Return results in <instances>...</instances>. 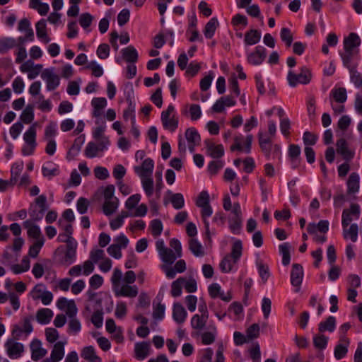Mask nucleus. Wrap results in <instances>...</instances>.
Here are the masks:
<instances>
[{"mask_svg": "<svg viewBox=\"0 0 362 362\" xmlns=\"http://www.w3.org/2000/svg\"><path fill=\"white\" fill-rule=\"evenodd\" d=\"M187 316L185 308L180 303H175L173 305V318L178 324L183 323Z\"/></svg>", "mask_w": 362, "mask_h": 362, "instance_id": "obj_23", "label": "nucleus"}, {"mask_svg": "<svg viewBox=\"0 0 362 362\" xmlns=\"http://www.w3.org/2000/svg\"><path fill=\"white\" fill-rule=\"evenodd\" d=\"M242 211L240 205L235 202L233 205L231 216L228 218L229 228L233 234H239L242 228Z\"/></svg>", "mask_w": 362, "mask_h": 362, "instance_id": "obj_4", "label": "nucleus"}, {"mask_svg": "<svg viewBox=\"0 0 362 362\" xmlns=\"http://www.w3.org/2000/svg\"><path fill=\"white\" fill-rule=\"evenodd\" d=\"M359 175L356 173H352L346 182L347 193L349 194H355L359 189Z\"/></svg>", "mask_w": 362, "mask_h": 362, "instance_id": "obj_27", "label": "nucleus"}, {"mask_svg": "<svg viewBox=\"0 0 362 362\" xmlns=\"http://www.w3.org/2000/svg\"><path fill=\"white\" fill-rule=\"evenodd\" d=\"M34 317L33 315L25 316L21 320V326L18 325H14L11 331V334L15 339H18L22 333H25L26 335L30 334L33 330L32 321Z\"/></svg>", "mask_w": 362, "mask_h": 362, "instance_id": "obj_6", "label": "nucleus"}, {"mask_svg": "<svg viewBox=\"0 0 362 362\" xmlns=\"http://www.w3.org/2000/svg\"><path fill=\"white\" fill-rule=\"evenodd\" d=\"M118 202L117 198L105 200L103 206V213L106 216L112 214L118 207Z\"/></svg>", "mask_w": 362, "mask_h": 362, "instance_id": "obj_37", "label": "nucleus"}, {"mask_svg": "<svg viewBox=\"0 0 362 362\" xmlns=\"http://www.w3.org/2000/svg\"><path fill=\"white\" fill-rule=\"evenodd\" d=\"M151 346L147 341L138 342L134 346V356L138 360H144L150 355Z\"/></svg>", "mask_w": 362, "mask_h": 362, "instance_id": "obj_19", "label": "nucleus"}, {"mask_svg": "<svg viewBox=\"0 0 362 362\" xmlns=\"http://www.w3.org/2000/svg\"><path fill=\"white\" fill-rule=\"evenodd\" d=\"M189 249L196 257H202L204 255V251L201 243L194 238L189 240Z\"/></svg>", "mask_w": 362, "mask_h": 362, "instance_id": "obj_41", "label": "nucleus"}, {"mask_svg": "<svg viewBox=\"0 0 362 362\" xmlns=\"http://www.w3.org/2000/svg\"><path fill=\"white\" fill-rule=\"evenodd\" d=\"M122 57L127 62L135 63L138 60V53L136 49L132 45L128 46L122 50Z\"/></svg>", "mask_w": 362, "mask_h": 362, "instance_id": "obj_32", "label": "nucleus"}, {"mask_svg": "<svg viewBox=\"0 0 362 362\" xmlns=\"http://www.w3.org/2000/svg\"><path fill=\"white\" fill-rule=\"evenodd\" d=\"M4 346L8 356L12 359L20 358L24 352L23 344L16 341L13 339H8Z\"/></svg>", "mask_w": 362, "mask_h": 362, "instance_id": "obj_10", "label": "nucleus"}, {"mask_svg": "<svg viewBox=\"0 0 362 362\" xmlns=\"http://www.w3.org/2000/svg\"><path fill=\"white\" fill-rule=\"evenodd\" d=\"M237 262H233V258L229 255H226L220 263V269L224 273L230 272L234 264Z\"/></svg>", "mask_w": 362, "mask_h": 362, "instance_id": "obj_46", "label": "nucleus"}, {"mask_svg": "<svg viewBox=\"0 0 362 362\" xmlns=\"http://www.w3.org/2000/svg\"><path fill=\"white\" fill-rule=\"evenodd\" d=\"M185 136L188 143V149L190 152H194L195 146L199 145L201 141L199 134L194 128L191 127L187 129Z\"/></svg>", "mask_w": 362, "mask_h": 362, "instance_id": "obj_17", "label": "nucleus"}, {"mask_svg": "<svg viewBox=\"0 0 362 362\" xmlns=\"http://www.w3.org/2000/svg\"><path fill=\"white\" fill-rule=\"evenodd\" d=\"M109 144L108 138H104L103 141H98V143L90 141L86 147L85 156L88 158L102 156V153L107 150Z\"/></svg>", "mask_w": 362, "mask_h": 362, "instance_id": "obj_5", "label": "nucleus"}, {"mask_svg": "<svg viewBox=\"0 0 362 362\" xmlns=\"http://www.w3.org/2000/svg\"><path fill=\"white\" fill-rule=\"evenodd\" d=\"M161 260L168 264H172L177 258H179L178 255L175 254L171 249L166 248L161 254H160Z\"/></svg>", "mask_w": 362, "mask_h": 362, "instance_id": "obj_44", "label": "nucleus"}, {"mask_svg": "<svg viewBox=\"0 0 362 362\" xmlns=\"http://www.w3.org/2000/svg\"><path fill=\"white\" fill-rule=\"evenodd\" d=\"M175 107L173 105H170L167 110L163 111L161 113L160 119L163 127L170 132H175L178 127V119L173 115L170 117V115L174 112Z\"/></svg>", "mask_w": 362, "mask_h": 362, "instance_id": "obj_7", "label": "nucleus"}, {"mask_svg": "<svg viewBox=\"0 0 362 362\" xmlns=\"http://www.w3.org/2000/svg\"><path fill=\"white\" fill-rule=\"evenodd\" d=\"M358 228L357 224L353 223L349 229L344 228V238L345 239L350 238L352 242H356L358 238Z\"/></svg>", "mask_w": 362, "mask_h": 362, "instance_id": "obj_45", "label": "nucleus"}, {"mask_svg": "<svg viewBox=\"0 0 362 362\" xmlns=\"http://www.w3.org/2000/svg\"><path fill=\"white\" fill-rule=\"evenodd\" d=\"M129 216L127 211H122L115 219L112 220L110 223V228L112 230H116L121 227L124 223V219Z\"/></svg>", "mask_w": 362, "mask_h": 362, "instance_id": "obj_54", "label": "nucleus"}, {"mask_svg": "<svg viewBox=\"0 0 362 362\" xmlns=\"http://www.w3.org/2000/svg\"><path fill=\"white\" fill-rule=\"evenodd\" d=\"M349 344V340L348 339H344V344H339L335 346L334 349V357L337 360H340L343 358L347 354L348 351V345Z\"/></svg>", "mask_w": 362, "mask_h": 362, "instance_id": "obj_43", "label": "nucleus"}, {"mask_svg": "<svg viewBox=\"0 0 362 362\" xmlns=\"http://www.w3.org/2000/svg\"><path fill=\"white\" fill-rule=\"evenodd\" d=\"M42 174L45 177H51L57 175L59 173L58 168L52 163L47 162L45 165L42 166Z\"/></svg>", "mask_w": 362, "mask_h": 362, "instance_id": "obj_51", "label": "nucleus"}, {"mask_svg": "<svg viewBox=\"0 0 362 362\" xmlns=\"http://www.w3.org/2000/svg\"><path fill=\"white\" fill-rule=\"evenodd\" d=\"M127 100L129 102V106L128 107L124 110L123 112V117L125 120H128L129 119H131L132 124L134 125L136 118H135V105L133 104L130 93H128V95L127 96Z\"/></svg>", "mask_w": 362, "mask_h": 362, "instance_id": "obj_35", "label": "nucleus"}, {"mask_svg": "<svg viewBox=\"0 0 362 362\" xmlns=\"http://www.w3.org/2000/svg\"><path fill=\"white\" fill-rule=\"evenodd\" d=\"M150 228L154 237L160 235L163 231V223L159 219H153L151 221Z\"/></svg>", "mask_w": 362, "mask_h": 362, "instance_id": "obj_61", "label": "nucleus"}, {"mask_svg": "<svg viewBox=\"0 0 362 362\" xmlns=\"http://www.w3.org/2000/svg\"><path fill=\"white\" fill-rule=\"evenodd\" d=\"M303 279V269L302 265L300 264H293L291 272V283L293 286L297 288L296 291H298L300 290Z\"/></svg>", "mask_w": 362, "mask_h": 362, "instance_id": "obj_15", "label": "nucleus"}, {"mask_svg": "<svg viewBox=\"0 0 362 362\" xmlns=\"http://www.w3.org/2000/svg\"><path fill=\"white\" fill-rule=\"evenodd\" d=\"M329 230V221L321 220L317 224L310 223L307 226V230L310 234H315L317 231L325 233Z\"/></svg>", "mask_w": 362, "mask_h": 362, "instance_id": "obj_25", "label": "nucleus"}, {"mask_svg": "<svg viewBox=\"0 0 362 362\" xmlns=\"http://www.w3.org/2000/svg\"><path fill=\"white\" fill-rule=\"evenodd\" d=\"M218 21L216 17L211 18L206 24L204 34L207 39H211L214 35L216 28L218 27Z\"/></svg>", "mask_w": 362, "mask_h": 362, "instance_id": "obj_33", "label": "nucleus"}, {"mask_svg": "<svg viewBox=\"0 0 362 362\" xmlns=\"http://www.w3.org/2000/svg\"><path fill=\"white\" fill-rule=\"evenodd\" d=\"M23 169V163L20 160L16 162L11 168V182H16L18 176L20 175L22 170Z\"/></svg>", "mask_w": 362, "mask_h": 362, "instance_id": "obj_59", "label": "nucleus"}, {"mask_svg": "<svg viewBox=\"0 0 362 362\" xmlns=\"http://www.w3.org/2000/svg\"><path fill=\"white\" fill-rule=\"evenodd\" d=\"M36 34L37 37L42 40L45 44L48 43L50 41V38L48 37L47 33V25L46 21L45 19H41L39 21L36 25Z\"/></svg>", "mask_w": 362, "mask_h": 362, "instance_id": "obj_28", "label": "nucleus"}, {"mask_svg": "<svg viewBox=\"0 0 362 362\" xmlns=\"http://www.w3.org/2000/svg\"><path fill=\"white\" fill-rule=\"evenodd\" d=\"M24 140L28 144V148H23L24 156H28L32 153L36 146V129L34 126H31L24 134Z\"/></svg>", "mask_w": 362, "mask_h": 362, "instance_id": "obj_12", "label": "nucleus"}, {"mask_svg": "<svg viewBox=\"0 0 362 362\" xmlns=\"http://www.w3.org/2000/svg\"><path fill=\"white\" fill-rule=\"evenodd\" d=\"M253 136L247 134L244 136L241 134L235 135L233 138V143L230 146V152L236 155L249 154L251 152Z\"/></svg>", "mask_w": 362, "mask_h": 362, "instance_id": "obj_2", "label": "nucleus"}, {"mask_svg": "<svg viewBox=\"0 0 362 362\" xmlns=\"http://www.w3.org/2000/svg\"><path fill=\"white\" fill-rule=\"evenodd\" d=\"M57 134V124L54 122H49L45 127L44 139L45 140H54V138Z\"/></svg>", "mask_w": 362, "mask_h": 362, "instance_id": "obj_47", "label": "nucleus"}, {"mask_svg": "<svg viewBox=\"0 0 362 362\" xmlns=\"http://www.w3.org/2000/svg\"><path fill=\"white\" fill-rule=\"evenodd\" d=\"M81 356L88 362H101V358L96 354L95 349L93 346L83 348Z\"/></svg>", "mask_w": 362, "mask_h": 362, "instance_id": "obj_24", "label": "nucleus"}, {"mask_svg": "<svg viewBox=\"0 0 362 362\" xmlns=\"http://www.w3.org/2000/svg\"><path fill=\"white\" fill-rule=\"evenodd\" d=\"M23 227L28 230L29 237L35 238L36 240L44 238L39 226L35 224L32 220L24 221Z\"/></svg>", "mask_w": 362, "mask_h": 362, "instance_id": "obj_22", "label": "nucleus"}, {"mask_svg": "<svg viewBox=\"0 0 362 362\" xmlns=\"http://www.w3.org/2000/svg\"><path fill=\"white\" fill-rule=\"evenodd\" d=\"M330 97L339 103H344L347 99V93L345 88H334L330 92Z\"/></svg>", "mask_w": 362, "mask_h": 362, "instance_id": "obj_34", "label": "nucleus"}, {"mask_svg": "<svg viewBox=\"0 0 362 362\" xmlns=\"http://www.w3.org/2000/svg\"><path fill=\"white\" fill-rule=\"evenodd\" d=\"M189 113L192 120L195 121L199 119L202 116V110L200 106L197 104L190 105Z\"/></svg>", "mask_w": 362, "mask_h": 362, "instance_id": "obj_63", "label": "nucleus"}, {"mask_svg": "<svg viewBox=\"0 0 362 362\" xmlns=\"http://www.w3.org/2000/svg\"><path fill=\"white\" fill-rule=\"evenodd\" d=\"M34 119L33 107L30 105H28L24 110L22 112L21 115V119L25 124H30Z\"/></svg>", "mask_w": 362, "mask_h": 362, "instance_id": "obj_53", "label": "nucleus"}, {"mask_svg": "<svg viewBox=\"0 0 362 362\" xmlns=\"http://www.w3.org/2000/svg\"><path fill=\"white\" fill-rule=\"evenodd\" d=\"M41 78L47 83V90H54L59 85L60 79L58 75L54 73L52 69H45L41 74Z\"/></svg>", "mask_w": 362, "mask_h": 362, "instance_id": "obj_11", "label": "nucleus"}, {"mask_svg": "<svg viewBox=\"0 0 362 362\" xmlns=\"http://www.w3.org/2000/svg\"><path fill=\"white\" fill-rule=\"evenodd\" d=\"M281 40L285 43L286 47L289 48L293 42V37L291 30L288 28H283L280 31Z\"/></svg>", "mask_w": 362, "mask_h": 362, "instance_id": "obj_48", "label": "nucleus"}, {"mask_svg": "<svg viewBox=\"0 0 362 362\" xmlns=\"http://www.w3.org/2000/svg\"><path fill=\"white\" fill-rule=\"evenodd\" d=\"M53 317V312L49 308H40L36 313V320L41 325L48 324Z\"/></svg>", "mask_w": 362, "mask_h": 362, "instance_id": "obj_29", "label": "nucleus"}, {"mask_svg": "<svg viewBox=\"0 0 362 362\" xmlns=\"http://www.w3.org/2000/svg\"><path fill=\"white\" fill-rule=\"evenodd\" d=\"M142 187L148 197H151L153 193V180L151 177L141 178Z\"/></svg>", "mask_w": 362, "mask_h": 362, "instance_id": "obj_52", "label": "nucleus"}, {"mask_svg": "<svg viewBox=\"0 0 362 362\" xmlns=\"http://www.w3.org/2000/svg\"><path fill=\"white\" fill-rule=\"evenodd\" d=\"M337 152L343 158H351L354 153L349 148L347 141L344 138H340L336 143Z\"/></svg>", "mask_w": 362, "mask_h": 362, "instance_id": "obj_20", "label": "nucleus"}, {"mask_svg": "<svg viewBox=\"0 0 362 362\" xmlns=\"http://www.w3.org/2000/svg\"><path fill=\"white\" fill-rule=\"evenodd\" d=\"M234 165L237 167L243 165L244 171L247 173H251L255 166L253 160H234Z\"/></svg>", "mask_w": 362, "mask_h": 362, "instance_id": "obj_56", "label": "nucleus"}, {"mask_svg": "<svg viewBox=\"0 0 362 362\" xmlns=\"http://www.w3.org/2000/svg\"><path fill=\"white\" fill-rule=\"evenodd\" d=\"M267 50L263 46H257L254 52L248 54L247 59L253 66L260 65L266 58Z\"/></svg>", "mask_w": 362, "mask_h": 362, "instance_id": "obj_13", "label": "nucleus"}, {"mask_svg": "<svg viewBox=\"0 0 362 362\" xmlns=\"http://www.w3.org/2000/svg\"><path fill=\"white\" fill-rule=\"evenodd\" d=\"M17 45L16 40L13 37H3L0 39V53L5 54Z\"/></svg>", "mask_w": 362, "mask_h": 362, "instance_id": "obj_38", "label": "nucleus"}, {"mask_svg": "<svg viewBox=\"0 0 362 362\" xmlns=\"http://www.w3.org/2000/svg\"><path fill=\"white\" fill-rule=\"evenodd\" d=\"M208 318V317L199 315L198 314L194 315L191 320L192 327L197 330L203 329L206 325Z\"/></svg>", "mask_w": 362, "mask_h": 362, "instance_id": "obj_40", "label": "nucleus"}, {"mask_svg": "<svg viewBox=\"0 0 362 362\" xmlns=\"http://www.w3.org/2000/svg\"><path fill=\"white\" fill-rule=\"evenodd\" d=\"M201 214L202 217L203 218L204 228L206 230V235H207L208 238H210V230H209V222L207 220L209 217H210L213 213V210L210 204L201 206Z\"/></svg>", "mask_w": 362, "mask_h": 362, "instance_id": "obj_31", "label": "nucleus"}, {"mask_svg": "<svg viewBox=\"0 0 362 362\" xmlns=\"http://www.w3.org/2000/svg\"><path fill=\"white\" fill-rule=\"evenodd\" d=\"M31 351V358L37 361L42 358L47 353V351L42 347V342L37 339H34L30 344Z\"/></svg>", "mask_w": 362, "mask_h": 362, "instance_id": "obj_16", "label": "nucleus"}, {"mask_svg": "<svg viewBox=\"0 0 362 362\" xmlns=\"http://www.w3.org/2000/svg\"><path fill=\"white\" fill-rule=\"evenodd\" d=\"M114 291L117 297L124 296L134 298L138 295L139 289L135 285L130 286L129 284H124L121 286H119L118 287H116L114 288Z\"/></svg>", "mask_w": 362, "mask_h": 362, "instance_id": "obj_18", "label": "nucleus"}, {"mask_svg": "<svg viewBox=\"0 0 362 362\" xmlns=\"http://www.w3.org/2000/svg\"><path fill=\"white\" fill-rule=\"evenodd\" d=\"M206 153L212 158H221L224 156L225 149L221 144H216L214 139H207L204 141Z\"/></svg>", "mask_w": 362, "mask_h": 362, "instance_id": "obj_8", "label": "nucleus"}, {"mask_svg": "<svg viewBox=\"0 0 362 362\" xmlns=\"http://www.w3.org/2000/svg\"><path fill=\"white\" fill-rule=\"evenodd\" d=\"M243 244L241 240H236L233 243L231 253L229 255L233 258V262H237L242 255Z\"/></svg>", "mask_w": 362, "mask_h": 362, "instance_id": "obj_42", "label": "nucleus"}, {"mask_svg": "<svg viewBox=\"0 0 362 362\" xmlns=\"http://www.w3.org/2000/svg\"><path fill=\"white\" fill-rule=\"evenodd\" d=\"M312 78L311 70L308 66H302L299 74H295L289 71L287 76L288 83L291 86L295 87L297 84H308Z\"/></svg>", "mask_w": 362, "mask_h": 362, "instance_id": "obj_3", "label": "nucleus"}, {"mask_svg": "<svg viewBox=\"0 0 362 362\" xmlns=\"http://www.w3.org/2000/svg\"><path fill=\"white\" fill-rule=\"evenodd\" d=\"M130 18V11L127 8L122 9L117 15V23L119 26L124 25Z\"/></svg>", "mask_w": 362, "mask_h": 362, "instance_id": "obj_64", "label": "nucleus"}, {"mask_svg": "<svg viewBox=\"0 0 362 362\" xmlns=\"http://www.w3.org/2000/svg\"><path fill=\"white\" fill-rule=\"evenodd\" d=\"M66 344V341H60L54 345L50 355V358H52V361L59 362L63 358L64 356V346Z\"/></svg>", "mask_w": 362, "mask_h": 362, "instance_id": "obj_26", "label": "nucleus"}, {"mask_svg": "<svg viewBox=\"0 0 362 362\" xmlns=\"http://www.w3.org/2000/svg\"><path fill=\"white\" fill-rule=\"evenodd\" d=\"M260 39V31L255 29H251L245 33L244 42L246 45H254L258 43Z\"/></svg>", "mask_w": 362, "mask_h": 362, "instance_id": "obj_30", "label": "nucleus"}, {"mask_svg": "<svg viewBox=\"0 0 362 362\" xmlns=\"http://www.w3.org/2000/svg\"><path fill=\"white\" fill-rule=\"evenodd\" d=\"M93 107L92 116L95 118L103 115L104 108L107 106V100L105 98H94L91 101Z\"/></svg>", "mask_w": 362, "mask_h": 362, "instance_id": "obj_21", "label": "nucleus"}, {"mask_svg": "<svg viewBox=\"0 0 362 362\" xmlns=\"http://www.w3.org/2000/svg\"><path fill=\"white\" fill-rule=\"evenodd\" d=\"M344 53H340L343 64L349 68L351 62L355 54L358 53V47L361 45V39L355 33H351L344 39Z\"/></svg>", "mask_w": 362, "mask_h": 362, "instance_id": "obj_1", "label": "nucleus"}, {"mask_svg": "<svg viewBox=\"0 0 362 362\" xmlns=\"http://www.w3.org/2000/svg\"><path fill=\"white\" fill-rule=\"evenodd\" d=\"M279 248L282 256V264L284 266L288 265L291 261V245L288 243H284L279 245Z\"/></svg>", "mask_w": 362, "mask_h": 362, "instance_id": "obj_39", "label": "nucleus"}, {"mask_svg": "<svg viewBox=\"0 0 362 362\" xmlns=\"http://www.w3.org/2000/svg\"><path fill=\"white\" fill-rule=\"evenodd\" d=\"M328 337L323 334L316 335L313 337V344L316 349L322 350L327 347Z\"/></svg>", "mask_w": 362, "mask_h": 362, "instance_id": "obj_57", "label": "nucleus"}, {"mask_svg": "<svg viewBox=\"0 0 362 362\" xmlns=\"http://www.w3.org/2000/svg\"><path fill=\"white\" fill-rule=\"evenodd\" d=\"M211 332H206L202 334V342L205 345L211 344L215 341L216 328V327H212Z\"/></svg>", "mask_w": 362, "mask_h": 362, "instance_id": "obj_58", "label": "nucleus"}, {"mask_svg": "<svg viewBox=\"0 0 362 362\" xmlns=\"http://www.w3.org/2000/svg\"><path fill=\"white\" fill-rule=\"evenodd\" d=\"M336 327V319L333 316H329L324 322H321L318 325L320 332L328 331L332 332Z\"/></svg>", "mask_w": 362, "mask_h": 362, "instance_id": "obj_36", "label": "nucleus"}, {"mask_svg": "<svg viewBox=\"0 0 362 362\" xmlns=\"http://www.w3.org/2000/svg\"><path fill=\"white\" fill-rule=\"evenodd\" d=\"M183 282H185V278L180 277L172 283L171 295L173 297H178L182 294Z\"/></svg>", "mask_w": 362, "mask_h": 362, "instance_id": "obj_50", "label": "nucleus"}, {"mask_svg": "<svg viewBox=\"0 0 362 362\" xmlns=\"http://www.w3.org/2000/svg\"><path fill=\"white\" fill-rule=\"evenodd\" d=\"M223 165L222 160H212L208 165V171L212 175H216Z\"/></svg>", "mask_w": 362, "mask_h": 362, "instance_id": "obj_62", "label": "nucleus"}, {"mask_svg": "<svg viewBox=\"0 0 362 362\" xmlns=\"http://www.w3.org/2000/svg\"><path fill=\"white\" fill-rule=\"evenodd\" d=\"M170 202L175 209H180L184 206L185 200L181 193L173 194L170 197Z\"/></svg>", "mask_w": 362, "mask_h": 362, "instance_id": "obj_60", "label": "nucleus"}, {"mask_svg": "<svg viewBox=\"0 0 362 362\" xmlns=\"http://www.w3.org/2000/svg\"><path fill=\"white\" fill-rule=\"evenodd\" d=\"M154 168L153 160H144L140 165L134 167V172L140 178L151 177Z\"/></svg>", "mask_w": 362, "mask_h": 362, "instance_id": "obj_14", "label": "nucleus"}, {"mask_svg": "<svg viewBox=\"0 0 362 362\" xmlns=\"http://www.w3.org/2000/svg\"><path fill=\"white\" fill-rule=\"evenodd\" d=\"M44 238L35 240V242L30 247L28 255L30 257L35 258L37 257L41 247L44 244Z\"/></svg>", "mask_w": 362, "mask_h": 362, "instance_id": "obj_55", "label": "nucleus"}, {"mask_svg": "<svg viewBox=\"0 0 362 362\" xmlns=\"http://www.w3.org/2000/svg\"><path fill=\"white\" fill-rule=\"evenodd\" d=\"M259 144L262 151L267 157L270 156L269 153L273 148V157H279L281 156V147L279 145L275 144L272 146V140L268 136H264L262 133L259 134Z\"/></svg>", "mask_w": 362, "mask_h": 362, "instance_id": "obj_9", "label": "nucleus"}, {"mask_svg": "<svg viewBox=\"0 0 362 362\" xmlns=\"http://www.w3.org/2000/svg\"><path fill=\"white\" fill-rule=\"evenodd\" d=\"M259 275L263 282L265 284L270 276V272L268 265L263 264L262 262L257 263Z\"/></svg>", "mask_w": 362, "mask_h": 362, "instance_id": "obj_49", "label": "nucleus"}]
</instances>
